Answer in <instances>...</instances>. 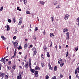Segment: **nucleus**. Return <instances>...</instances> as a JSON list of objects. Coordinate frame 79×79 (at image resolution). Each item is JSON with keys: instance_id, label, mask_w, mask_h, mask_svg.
<instances>
[{"instance_id": "obj_8", "label": "nucleus", "mask_w": 79, "mask_h": 79, "mask_svg": "<svg viewBox=\"0 0 79 79\" xmlns=\"http://www.w3.org/2000/svg\"><path fill=\"white\" fill-rule=\"evenodd\" d=\"M7 27V31H8L10 29V28L9 27V26L8 25H7L6 26Z\"/></svg>"}, {"instance_id": "obj_47", "label": "nucleus", "mask_w": 79, "mask_h": 79, "mask_svg": "<svg viewBox=\"0 0 79 79\" xmlns=\"http://www.w3.org/2000/svg\"><path fill=\"white\" fill-rule=\"evenodd\" d=\"M46 79H48V76H47L46 77Z\"/></svg>"}, {"instance_id": "obj_18", "label": "nucleus", "mask_w": 79, "mask_h": 79, "mask_svg": "<svg viewBox=\"0 0 79 79\" xmlns=\"http://www.w3.org/2000/svg\"><path fill=\"white\" fill-rule=\"evenodd\" d=\"M21 74H20V76L17 77V79H21Z\"/></svg>"}, {"instance_id": "obj_32", "label": "nucleus", "mask_w": 79, "mask_h": 79, "mask_svg": "<svg viewBox=\"0 0 79 79\" xmlns=\"http://www.w3.org/2000/svg\"><path fill=\"white\" fill-rule=\"evenodd\" d=\"M5 60V57H4V58H3V57H2L1 59V60H2V61H4Z\"/></svg>"}, {"instance_id": "obj_1", "label": "nucleus", "mask_w": 79, "mask_h": 79, "mask_svg": "<svg viewBox=\"0 0 79 79\" xmlns=\"http://www.w3.org/2000/svg\"><path fill=\"white\" fill-rule=\"evenodd\" d=\"M32 50L33 52V56H34V55H36V53H37V51H36V50H35V48H33Z\"/></svg>"}, {"instance_id": "obj_7", "label": "nucleus", "mask_w": 79, "mask_h": 79, "mask_svg": "<svg viewBox=\"0 0 79 79\" xmlns=\"http://www.w3.org/2000/svg\"><path fill=\"white\" fill-rule=\"evenodd\" d=\"M62 61V59H60V60H58V63L59 64H60L61 63V62Z\"/></svg>"}, {"instance_id": "obj_14", "label": "nucleus", "mask_w": 79, "mask_h": 79, "mask_svg": "<svg viewBox=\"0 0 79 79\" xmlns=\"http://www.w3.org/2000/svg\"><path fill=\"white\" fill-rule=\"evenodd\" d=\"M50 37H53V36L54 37V36H55V35H54L53 33H50Z\"/></svg>"}, {"instance_id": "obj_62", "label": "nucleus", "mask_w": 79, "mask_h": 79, "mask_svg": "<svg viewBox=\"0 0 79 79\" xmlns=\"http://www.w3.org/2000/svg\"><path fill=\"white\" fill-rule=\"evenodd\" d=\"M14 56H16V54L14 53Z\"/></svg>"}, {"instance_id": "obj_17", "label": "nucleus", "mask_w": 79, "mask_h": 79, "mask_svg": "<svg viewBox=\"0 0 79 79\" xmlns=\"http://www.w3.org/2000/svg\"><path fill=\"white\" fill-rule=\"evenodd\" d=\"M23 2L25 5H26V3H27V1L26 0H24Z\"/></svg>"}, {"instance_id": "obj_26", "label": "nucleus", "mask_w": 79, "mask_h": 79, "mask_svg": "<svg viewBox=\"0 0 79 79\" xmlns=\"http://www.w3.org/2000/svg\"><path fill=\"white\" fill-rule=\"evenodd\" d=\"M21 49H22V47H21V46H20L18 48V49L21 50Z\"/></svg>"}, {"instance_id": "obj_2", "label": "nucleus", "mask_w": 79, "mask_h": 79, "mask_svg": "<svg viewBox=\"0 0 79 79\" xmlns=\"http://www.w3.org/2000/svg\"><path fill=\"white\" fill-rule=\"evenodd\" d=\"M66 35L67 36H66V38L67 39H68V40H69V32H67L66 33Z\"/></svg>"}, {"instance_id": "obj_59", "label": "nucleus", "mask_w": 79, "mask_h": 79, "mask_svg": "<svg viewBox=\"0 0 79 79\" xmlns=\"http://www.w3.org/2000/svg\"><path fill=\"white\" fill-rule=\"evenodd\" d=\"M11 61H10L8 63V64H11Z\"/></svg>"}, {"instance_id": "obj_9", "label": "nucleus", "mask_w": 79, "mask_h": 79, "mask_svg": "<svg viewBox=\"0 0 79 79\" xmlns=\"http://www.w3.org/2000/svg\"><path fill=\"white\" fill-rule=\"evenodd\" d=\"M40 4H41V5H44V4H45L44 2L40 1Z\"/></svg>"}, {"instance_id": "obj_61", "label": "nucleus", "mask_w": 79, "mask_h": 79, "mask_svg": "<svg viewBox=\"0 0 79 79\" xmlns=\"http://www.w3.org/2000/svg\"><path fill=\"white\" fill-rule=\"evenodd\" d=\"M14 56H16V54L14 53Z\"/></svg>"}, {"instance_id": "obj_37", "label": "nucleus", "mask_w": 79, "mask_h": 79, "mask_svg": "<svg viewBox=\"0 0 79 79\" xmlns=\"http://www.w3.org/2000/svg\"><path fill=\"white\" fill-rule=\"evenodd\" d=\"M2 62H3V63H4V64H5V62H6V61L5 60H4L2 61Z\"/></svg>"}, {"instance_id": "obj_63", "label": "nucleus", "mask_w": 79, "mask_h": 79, "mask_svg": "<svg viewBox=\"0 0 79 79\" xmlns=\"http://www.w3.org/2000/svg\"><path fill=\"white\" fill-rule=\"evenodd\" d=\"M12 68L13 69H14V71L15 70V67H12Z\"/></svg>"}, {"instance_id": "obj_52", "label": "nucleus", "mask_w": 79, "mask_h": 79, "mask_svg": "<svg viewBox=\"0 0 79 79\" xmlns=\"http://www.w3.org/2000/svg\"><path fill=\"white\" fill-rule=\"evenodd\" d=\"M69 79H71V75L69 76Z\"/></svg>"}, {"instance_id": "obj_29", "label": "nucleus", "mask_w": 79, "mask_h": 79, "mask_svg": "<svg viewBox=\"0 0 79 79\" xmlns=\"http://www.w3.org/2000/svg\"><path fill=\"white\" fill-rule=\"evenodd\" d=\"M3 6L1 7V8H0V11H1L3 10Z\"/></svg>"}, {"instance_id": "obj_4", "label": "nucleus", "mask_w": 79, "mask_h": 79, "mask_svg": "<svg viewBox=\"0 0 79 79\" xmlns=\"http://www.w3.org/2000/svg\"><path fill=\"white\" fill-rule=\"evenodd\" d=\"M69 17V15L68 14H66L65 15L64 19L66 21L68 20V18Z\"/></svg>"}, {"instance_id": "obj_3", "label": "nucleus", "mask_w": 79, "mask_h": 79, "mask_svg": "<svg viewBox=\"0 0 79 79\" xmlns=\"http://www.w3.org/2000/svg\"><path fill=\"white\" fill-rule=\"evenodd\" d=\"M35 77H37L39 76V74H38V71H36L35 73Z\"/></svg>"}, {"instance_id": "obj_50", "label": "nucleus", "mask_w": 79, "mask_h": 79, "mask_svg": "<svg viewBox=\"0 0 79 79\" xmlns=\"http://www.w3.org/2000/svg\"><path fill=\"white\" fill-rule=\"evenodd\" d=\"M60 77H63V76L62 75V74H60Z\"/></svg>"}, {"instance_id": "obj_35", "label": "nucleus", "mask_w": 79, "mask_h": 79, "mask_svg": "<svg viewBox=\"0 0 79 79\" xmlns=\"http://www.w3.org/2000/svg\"><path fill=\"white\" fill-rule=\"evenodd\" d=\"M51 18H52V22H53V21L54 20V19L53 18V17H51Z\"/></svg>"}, {"instance_id": "obj_33", "label": "nucleus", "mask_w": 79, "mask_h": 79, "mask_svg": "<svg viewBox=\"0 0 79 79\" xmlns=\"http://www.w3.org/2000/svg\"><path fill=\"white\" fill-rule=\"evenodd\" d=\"M43 48L44 50H46V49H47V46H44L43 47Z\"/></svg>"}, {"instance_id": "obj_49", "label": "nucleus", "mask_w": 79, "mask_h": 79, "mask_svg": "<svg viewBox=\"0 0 79 79\" xmlns=\"http://www.w3.org/2000/svg\"><path fill=\"white\" fill-rule=\"evenodd\" d=\"M71 55H70L68 57L69 58H71Z\"/></svg>"}, {"instance_id": "obj_25", "label": "nucleus", "mask_w": 79, "mask_h": 79, "mask_svg": "<svg viewBox=\"0 0 79 79\" xmlns=\"http://www.w3.org/2000/svg\"><path fill=\"white\" fill-rule=\"evenodd\" d=\"M5 74L2 73L0 75V76H1V77H3V76Z\"/></svg>"}, {"instance_id": "obj_44", "label": "nucleus", "mask_w": 79, "mask_h": 79, "mask_svg": "<svg viewBox=\"0 0 79 79\" xmlns=\"http://www.w3.org/2000/svg\"><path fill=\"white\" fill-rule=\"evenodd\" d=\"M68 55H69L68 52H67V54H66V57H67V56H68Z\"/></svg>"}, {"instance_id": "obj_28", "label": "nucleus", "mask_w": 79, "mask_h": 79, "mask_svg": "<svg viewBox=\"0 0 79 79\" xmlns=\"http://www.w3.org/2000/svg\"><path fill=\"white\" fill-rule=\"evenodd\" d=\"M8 21L9 23H11V20L9 19L8 20Z\"/></svg>"}, {"instance_id": "obj_53", "label": "nucleus", "mask_w": 79, "mask_h": 79, "mask_svg": "<svg viewBox=\"0 0 79 79\" xmlns=\"http://www.w3.org/2000/svg\"><path fill=\"white\" fill-rule=\"evenodd\" d=\"M30 47L31 48H32V44L30 45Z\"/></svg>"}, {"instance_id": "obj_30", "label": "nucleus", "mask_w": 79, "mask_h": 79, "mask_svg": "<svg viewBox=\"0 0 79 79\" xmlns=\"http://www.w3.org/2000/svg\"><path fill=\"white\" fill-rule=\"evenodd\" d=\"M63 65H64V63L61 64L60 65V66L61 67H62V66H63Z\"/></svg>"}, {"instance_id": "obj_51", "label": "nucleus", "mask_w": 79, "mask_h": 79, "mask_svg": "<svg viewBox=\"0 0 79 79\" xmlns=\"http://www.w3.org/2000/svg\"><path fill=\"white\" fill-rule=\"evenodd\" d=\"M52 42L51 44L49 46L50 47H52Z\"/></svg>"}, {"instance_id": "obj_48", "label": "nucleus", "mask_w": 79, "mask_h": 79, "mask_svg": "<svg viewBox=\"0 0 79 79\" xmlns=\"http://www.w3.org/2000/svg\"><path fill=\"white\" fill-rule=\"evenodd\" d=\"M17 10H19V7H17Z\"/></svg>"}, {"instance_id": "obj_55", "label": "nucleus", "mask_w": 79, "mask_h": 79, "mask_svg": "<svg viewBox=\"0 0 79 79\" xmlns=\"http://www.w3.org/2000/svg\"><path fill=\"white\" fill-rule=\"evenodd\" d=\"M32 69V68H31V66H30V70H31V69Z\"/></svg>"}, {"instance_id": "obj_41", "label": "nucleus", "mask_w": 79, "mask_h": 79, "mask_svg": "<svg viewBox=\"0 0 79 79\" xmlns=\"http://www.w3.org/2000/svg\"><path fill=\"white\" fill-rule=\"evenodd\" d=\"M52 79H56V77L55 76H54L52 77Z\"/></svg>"}, {"instance_id": "obj_40", "label": "nucleus", "mask_w": 79, "mask_h": 79, "mask_svg": "<svg viewBox=\"0 0 79 79\" xmlns=\"http://www.w3.org/2000/svg\"><path fill=\"white\" fill-rule=\"evenodd\" d=\"M16 39V36H14L13 37V39L14 40H15Z\"/></svg>"}, {"instance_id": "obj_60", "label": "nucleus", "mask_w": 79, "mask_h": 79, "mask_svg": "<svg viewBox=\"0 0 79 79\" xmlns=\"http://www.w3.org/2000/svg\"><path fill=\"white\" fill-rule=\"evenodd\" d=\"M29 62H30V63H31V59H29Z\"/></svg>"}, {"instance_id": "obj_54", "label": "nucleus", "mask_w": 79, "mask_h": 79, "mask_svg": "<svg viewBox=\"0 0 79 79\" xmlns=\"http://www.w3.org/2000/svg\"><path fill=\"white\" fill-rule=\"evenodd\" d=\"M16 49H15V53H16Z\"/></svg>"}, {"instance_id": "obj_46", "label": "nucleus", "mask_w": 79, "mask_h": 79, "mask_svg": "<svg viewBox=\"0 0 79 79\" xmlns=\"http://www.w3.org/2000/svg\"><path fill=\"white\" fill-rule=\"evenodd\" d=\"M5 78H6V79H8V76L6 75L5 76Z\"/></svg>"}, {"instance_id": "obj_15", "label": "nucleus", "mask_w": 79, "mask_h": 79, "mask_svg": "<svg viewBox=\"0 0 79 79\" xmlns=\"http://www.w3.org/2000/svg\"><path fill=\"white\" fill-rule=\"evenodd\" d=\"M54 70L55 71H56L57 70V67L56 66H55L54 67Z\"/></svg>"}, {"instance_id": "obj_13", "label": "nucleus", "mask_w": 79, "mask_h": 79, "mask_svg": "<svg viewBox=\"0 0 79 79\" xmlns=\"http://www.w3.org/2000/svg\"><path fill=\"white\" fill-rule=\"evenodd\" d=\"M26 13L27 14H28V15H31V13H30V12L29 11H26Z\"/></svg>"}, {"instance_id": "obj_43", "label": "nucleus", "mask_w": 79, "mask_h": 79, "mask_svg": "<svg viewBox=\"0 0 79 79\" xmlns=\"http://www.w3.org/2000/svg\"><path fill=\"white\" fill-rule=\"evenodd\" d=\"M77 22H79V17L77 19Z\"/></svg>"}, {"instance_id": "obj_56", "label": "nucleus", "mask_w": 79, "mask_h": 79, "mask_svg": "<svg viewBox=\"0 0 79 79\" xmlns=\"http://www.w3.org/2000/svg\"><path fill=\"white\" fill-rule=\"evenodd\" d=\"M29 66H31V62H29Z\"/></svg>"}, {"instance_id": "obj_42", "label": "nucleus", "mask_w": 79, "mask_h": 79, "mask_svg": "<svg viewBox=\"0 0 79 79\" xmlns=\"http://www.w3.org/2000/svg\"><path fill=\"white\" fill-rule=\"evenodd\" d=\"M77 69H76L75 70V74H77Z\"/></svg>"}, {"instance_id": "obj_11", "label": "nucleus", "mask_w": 79, "mask_h": 79, "mask_svg": "<svg viewBox=\"0 0 79 79\" xmlns=\"http://www.w3.org/2000/svg\"><path fill=\"white\" fill-rule=\"evenodd\" d=\"M2 39H3V40H6V38L5 37H4L3 35H2L1 36Z\"/></svg>"}, {"instance_id": "obj_57", "label": "nucleus", "mask_w": 79, "mask_h": 79, "mask_svg": "<svg viewBox=\"0 0 79 79\" xmlns=\"http://www.w3.org/2000/svg\"><path fill=\"white\" fill-rule=\"evenodd\" d=\"M60 8V7H59V6H58L56 7V8Z\"/></svg>"}, {"instance_id": "obj_64", "label": "nucleus", "mask_w": 79, "mask_h": 79, "mask_svg": "<svg viewBox=\"0 0 79 79\" xmlns=\"http://www.w3.org/2000/svg\"><path fill=\"white\" fill-rule=\"evenodd\" d=\"M37 20H38L39 21V18H38V17H37Z\"/></svg>"}, {"instance_id": "obj_58", "label": "nucleus", "mask_w": 79, "mask_h": 79, "mask_svg": "<svg viewBox=\"0 0 79 79\" xmlns=\"http://www.w3.org/2000/svg\"><path fill=\"white\" fill-rule=\"evenodd\" d=\"M55 48H56V50H57V45L55 46Z\"/></svg>"}, {"instance_id": "obj_31", "label": "nucleus", "mask_w": 79, "mask_h": 79, "mask_svg": "<svg viewBox=\"0 0 79 79\" xmlns=\"http://www.w3.org/2000/svg\"><path fill=\"white\" fill-rule=\"evenodd\" d=\"M48 66L49 67V69H51L52 67H51V65H50V64H48Z\"/></svg>"}, {"instance_id": "obj_16", "label": "nucleus", "mask_w": 79, "mask_h": 79, "mask_svg": "<svg viewBox=\"0 0 79 79\" xmlns=\"http://www.w3.org/2000/svg\"><path fill=\"white\" fill-rule=\"evenodd\" d=\"M27 44H25L24 46V50H25V49H26V48H27Z\"/></svg>"}, {"instance_id": "obj_23", "label": "nucleus", "mask_w": 79, "mask_h": 79, "mask_svg": "<svg viewBox=\"0 0 79 79\" xmlns=\"http://www.w3.org/2000/svg\"><path fill=\"white\" fill-rule=\"evenodd\" d=\"M78 46H77V47H76L75 48V50L76 52H77V50H78Z\"/></svg>"}, {"instance_id": "obj_36", "label": "nucleus", "mask_w": 79, "mask_h": 79, "mask_svg": "<svg viewBox=\"0 0 79 79\" xmlns=\"http://www.w3.org/2000/svg\"><path fill=\"white\" fill-rule=\"evenodd\" d=\"M44 63H42V64H41L42 65V67H43V66H44Z\"/></svg>"}, {"instance_id": "obj_21", "label": "nucleus", "mask_w": 79, "mask_h": 79, "mask_svg": "<svg viewBox=\"0 0 79 79\" xmlns=\"http://www.w3.org/2000/svg\"><path fill=\"white\" fill-rule=\"evenodd\" d=\"M57 1H55L54 2H53L54 5H56L57 3Z\"/></svg>"}, {"instance_id": "obj_34", "label": "nucleus", "mask_w": 79, "mask_h": 79, "mask_svg": "<svg viewBox=\"0 0 79 79\" xmlns=\"http://www.w3.org/2000/svg\"><path fill=\"white\" fill-rule=\"evenodd\" d=\"M43 34L44 35H45V30H44V31L43 32Z\"/></svg>"}, {"instance_id": "obj_19", "label": "nucleus", "mask_w": 79, "mask_h": 79, "mask_svg": "<svg viewBox=\"0 0 79 79\" xmlns=\"http://www.w3.org/2000/svg\"><path fill=\"white\" fill-rule=\"evenodd\" d=\"M31 71L33 73H34V72H35V70L34 69H31Z\"/></svg>"}, {"instance_id": "obj_27", "label": "nucleus", "mask_w": 79, "mask_h": 79, "mask_svg": "<svg viewBox=\"0 0 79 79\" xmlns=\"http://www.w3.org/2000/svg\"><path fill=\"white\" fill-rule=\"evenodd\" d=\"M13 21L14 23H15V22H16V19L15 17H14L13 19Z\"/></svg>"}, {"instance_id": "obj_45", "label": "nucleus", "mask_w": 79, "mask_h": 79, "mask_svg": "<svg viewBox=\"0 0 79 79\" xmlns=\"http://www.w3.org/2000/svg\"><path fill=\"white\" fill-rule=\"evenodd\" d=\"M23 61L26 62V57L24 58V60Z\"/></svg>"}, {"instance_id": "obj_6", "label": "nucleus", "mask_w": 79, "mask_h": 79, "mask_svg": "<svg viewBox=\"0 0 79 79\" xmlns=\"http://www.w3.org/2000/svg\"><path fill=\"white\" fill-rule=\"evenodd\" d=\"M35 70H40V69L38 66H36L35 68Z\"/></svg>"}, {"instance_id": "obj_20", "label": "nucleus", "mask_w": 79, "mask_h": 79, "mask_svg": "<svg viewBox=\"0 0 79 79\" xmlns=\"http://www.w3.org/2000/svg\"><path fill=\"white\" fill-rule=\"evenodd\" d=\"M47 55L48 57H50V54H49V52H48L47 53Z\"/></svg>"}, {"instance_id": "obj_24", "label": "nucleus", "mask_w": 79, "mask_h": 79, "mask_svg": "<svg viewBox=\"0 0 79 79\" xmlns=\"http://www.w3.org/2000/svg\"><path fill=\"white\" fill-rule=\"evenodd\" d=\"M7 68L8 69H9V70H10V69H11V67H10V66H7Z\"/></svg>"}, {"instance_id": "obj_38", "label": "nucleus", "mask_w": 79, "mask_h": 79, "mask_svg": "<svg viewBox=\"0 0 79 79\" xmlns=\"http://www.w3.org/2000/svg\"><path fill=\"white\" fill-rule=\"evenodd\" d=\"M18 32V30H16L15 31V32L14 33V34H16Z\"/></svg>"}, {"instance_id": "obj_5", "label": "nucleus", "mask_w": 79, "mask_h": 79, "mask_svg": "<svg viewBox=\"0 0 79 79\" xmlns=\"http://www.w3.org/2000/svg\"><path fill=\"white\" fill-rule=\"evenodd\" d=\"M25 66L26 68H28L29 67V64H28V62H27V64H25Z\"/></svg>"}, {"instance_id": "obj_12", "label": "nucleus", "mask_w": 79, "mask_h": 79, "mask_svg": "<svg viewBox=\"0 0 79 79\" xmlns=\"http://www.w3.org/2000/svg\"><path fill=\"white\" fill-rule=\"evenodd\" d=\"M67 31H68V29H67V28H65L63 30V32H66Z\"/></svg>"}, {"instance_id": "obj_22", "label": "nucleus", "mask_w": 79, "mask_h": 79, "mask_svg": "<svg viewBox=\"0 0 79 79\" xmlns=\"http://www.w3.org/2000/svg\"><path fill=\"white\" fill-rule=\"evenodd\" d=\"M38 27H36L35 29V31H38Z\"/></svg>"}, {"instance_id": "obj_10", "label": "nucleus", "mask_w": 79, "mask_h": 79, "mask_svg": "<svg viewBox=\"0 0 79 79\" xmlns=\"http://www.w3.org/2000/svg\"><path fill=\"white\" fill-rule=\"evenodd\" d=\"M19 25H21V24H22V23H23V22H22V20L21 19H19Z\"/></svg>"}, {"instance_id": "obj_39", "label": "nucleus", "mask_w": 79, "mask_h": 79, "mask_svg": "<svg viewBox=\"0 0 79 79\" xmlns=\"http://www.w3.org/2000/svg\"><path fill=\"white\" fill-rule=\"evenodd\" d=\"M18 44V42H16L15 43L14 45H17Z\"/></svg>"}]
</instances>
